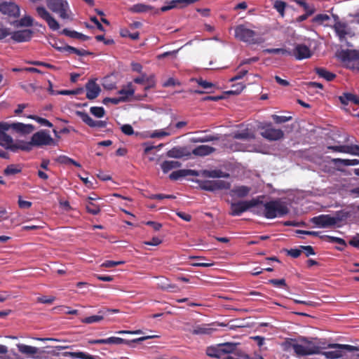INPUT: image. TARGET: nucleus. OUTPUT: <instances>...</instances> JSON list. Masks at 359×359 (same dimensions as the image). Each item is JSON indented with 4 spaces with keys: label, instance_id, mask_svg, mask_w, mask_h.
I'll return each mask as SVG.
<instances>
[{
    "label": "nucleus",
    "instance_id": "f257e3e1",
    "mask_svg": "<svg viewBox=\"0 0 359 359\" xmlns=\"http://www.w3.org/2000/svg\"><path fill=\"white\" fill-rule=\"evenodd\" d=\"M264 207L262 210H252L257 215H262L266 219H274L276 217H282L289 212L287 205L279 199L272 200L266 203L262 201Z\"/></svg>",
    "mask_w": 359,
    "mask_h": 359
},
{
    "label": "nucleus",
    "instance_id": "f03ea898",
    "mask_svg": "<svg viewBox=\"0 0 359 359\" xmlns=\"http://www.w3.org/2000/svg\"><path fill=\"white\" fill-rule=\"evenodd\" d=\"M241 344L234 342H226L208 346L205 351L206 355L214 358L226 359L228 355L238 356Z\"/></svg>",
    "mask_w": 359,
    "mask_h": 359
},
{
    "label": "nucleus",
    "instance_id": "7ed1b4c3",
    "mask_svg": "<svg viewBox=\"0 0 359 359\" xmlns=\"http://www.w3.org/2000/svg\"><path fill=\"white\" fill-rule=\"evenodd\" d=\"M263 196L253 198L250 201H239L231 203L229 215L231 216H239L244 212H246L252 208L257 207L262 204L260 199Z\"/></svg>",
    "mask_w": 359,
    "mask_h": 359
},
{
    "label": "nucleus",
    "instance_id": "20e7f679",
    "mask_svg": "<svg viewBox=\"0 0 359 359\" xmlns=\"http://www.w3.org/2000/svg\"><path fill=\"white\" fill-rule=\"evenodd\" d=\"M234 36L237 39L250 44H255L259 42L257 37V32L247 28L243 25H240L235 27Z\"/></svg>",
    "mask_w": 359,
    "mask_h": 359
},
{
    "label": "nucleus",
    "instance_id": "39448f33",
    "mask_svg": "<svg viewBox=\"0 0 359 359\" xmlns=\"http://www.w3.org/2000/svg\"><path fill=\"white\" fill-rule=\"evenodd\" d=\"M31 140L34 147H43L44 146H56L57 144L50 135L49 131L41 130L32 135Z\"/></svg>",
    "mask_w": 359,
    "mask_h": 359
},
{
    "label": "nucleus",
    "instance_id": "423d86ee",
    "mask_svg": "<svg viewBox=\"0 0 359 359\" xmlns=\"http://www.w3.org/2000/svg\"><path fill=\"white\" fill-rule=\"evenodd\" d=\"M47 6L53 12L58 14L62 19L69 18V6L66 0H47Z\"/></svg>",
    "mask_w": 359,
    "mask_h": 359
},
{
    "label": "nucleus",
    "instance_id": "0eeeda50",
    "mask_svg": "<svg viewBox=\"0 0 359 359\" xmlns=\"http://www.w3.org/2000/svg\"><path fill=\"white\" fill-rule=\"evenodd\" d=\"M199 187L205 191H215L229 189L231 188V183L222 180H203L199 182Z\"/></svg>",
    "mask_w": 359,
    "mask_h": 359
},
{
    "label": "nucleus",
    "instance_id": "6e6552de",
    "mask_svg": "<svg viewBox=\"0 0 359 359\" xmlns=\"http://www.w3.org/2000/svg\"><path fill=\"white\" fill-rule=\"evenodd\" d=\"M261 129L262 130L261 135L269 141L279 140L284 136L283 131L273 128L271 123H266L261 127Z\"/></svg>",
    "mask_w": 359,
    "mask_h": 359
},
{
    "label": "nucleus",
    "instance_id": "1a4fd4ad",
    "mask_svg": "<svg viewBox=\"0 0 359 359\" xmlns=\"http://www.w3.org/2000/svg\"><path fill=\"white\" fill-rule=\"evenodd\" d=\"M340 57L344 62H351L350 68L359 72V50H342Z\"/></svg>",
    "mask_w": 359,
    "mask_h": 359
},
{
    "label": "nucleus",
    "instance_id": "9d476101",
    "mask_svg": "<svg viewBox=\"0 0 359 359\" xmlns=\"http://www.w3.org/2000/svg\"><path fill=\"white\" fill-rule=\"evenodd\" d=\"M119 311L118 309H109L107 308H102L100 309L96 315L88 316L81 319V322L85 324H93L102 321L104 316L110 313H117Z\"/></svg>",
    "mask_w": 359,
    "mask_h": 359
},
{
    "label": "nucleus",
    "instance_id": "9b49d317",
    "mask_svg": "<svg viewBox=\"0 0 359 359\" xmlns=\"http://www.w3.org/2000/svg\"><path fill=\"white\" fill-rule=\"evenodd\" d=\"M316 346L318 347V351H319V354H322L324 351L323 350L329 348H345L346 351H359V348L355 346H351L348 344H330L327 343L321 339H315L314 340Z\"/></svg>",
    "mask_w": 359,
    "mask_h": 359
},
{
    "label": "nucleus",
    "instance_id": "f8f14e48",
    "mask_svg": "<svg viewBox=\"0 0 359 359\" xmlns=\"http://www.w3.org/2000/svg\"><path fill=\"white\" fill-rule=\"evenodd\" d=\"M36 10L38 15L47 22L50 29L53 31L59 29L60 25L58 22L49 13V12L44 7L38 6Z\"/></svg>",
    "mask_w": 359,
    "mask_h": 359
},
{
    "label": "nucleus",
    "instance_id": "ddd939ff",
    "mask_svg": "<svg viewBox=\"0 0 359 359\" xmlns=\"http://www.w3.org/2000/svg\"><path fill=\"white\" fill-rule=\"evenodd\" d=\"M76 115L79 116L83 123L90 128H103L107 126V122L104 121H95L86 111H76Z\"/></svg>",
    "mask_w": 359,
    "mask_h": 359
},
{
    "label": "nucleus",
    "instance_id": "4468645a",
    "mask_svg": "<svg viewBox=\"0 0 359 359\" xmlns=\"http://www.w3.org/2000/svg\"><path fill=\"white\" fill-rule=\"evenodd\" d=\"M311 222L320 228H328L335 226L334 219L330 215H320L311 219Z\"/></svg>",
    "mask_w": 359,
    "mask_h": 359
},
{
    "label": "nucleus",
    "instance_id": "2eb2a0df",
    "mask_svg": "<svg viewBox=\"0 0 359 359\" xmlns=\"http://www.w3.org/2000/svg\"><path fill=\"white\" fill-rule=\"evenodd\" d=\"M156 337V336H146L142 337L140 338L134 339L132 340H128L120 337H111L107 339H105L106 344H126L130 346L132 343H137L140 341H143L148 339H151Z\"/></svg>",
    "mask_w": 359,
    "mask_h": 359
},
{
    "label": "nucleus",
    "instance_id": "dca6fc26",
    "mask_svg": "<svg viewBox=\"0 0 359 359\" xmlns=\"http://www.w3.org/2000/svg\"><path fill=\"white\" fill-rule=\"evenodd\" d=\"M0 11L10 17L18 18L20 16V8L13 2H3L0 4Z\"/></svg>",
    "mask_w": 359,
    "mask_h": 359
},
{
    "label": "nucleus",
    "instance_id": "f3484780",
    "mask_svg": "<svg viewBox=\"0 0 359 359\" xmlns=\"http://www.w3.org/2000/svg\"><path fill=\"white\" fill-rule=\"evenodd\" d=\"M293 55L297 60H302L311 57L312 52L305 44H297L293 50Z\"/></svg>",
    "mask_w": 359,
    "mask_h": 359
},
{
    "label": "nucleus",
    "instance_id": "a211bd4d",
    "mask_svg": "<svg viewBox=\"0 0 359 359\" xmlns=\"http://www.w3.org/2000/svg\"><path fill=\"white\" fill-rule=\"evenodd\" d=\"M17 348L18 351L27 357L39 359L40 356L36 355L39 353V349L37 347L26 345L24 344H18Z\"/></svg>",
    "mask_w": 359,
    "mask_h": 359
},
{
    "label": "nucleus",
    "instance_id": "6ab92c4d",
    "mask_svg": "<svg viewBox=\"0 0 359 359\" xmlns=\"http://www.w3.org/2000/svg\"><path fill=\"white\" fill-rule=\"evenodd\" d=\"M86 97L88 100L95 99L100 94L101 89L98 84L93 80H90L86 84Z\"/></svg>",
    "mask_w": 359,
    "mask_h": 359
},
{
    "label": "nucleus",
    "instance_id": "aec40b11",
    "mask_svg": "<svg viewBox=\"0 0 359 359\" xmlns=\"http://www.w3.org/2000/svg\"><path fill=\"white\" fill-rule=\"evenodd\" d=\"M11 128L14 130L15 132L22 135L30 134L35 129L32 124H25L20 122L11 123L10 129Z\"/></svg>",
    "mask_w": 359,
    "mask_h": 359
},
{
    "label": "nucleus",
    "instance_id": "412c9836",
    "mask_svg": "<svg viewBox=\"0 0 359 359\" xmlns=\"http://www.w3.org/2000/svg\"><path fill=\"white\" fill-rule=\"evenodd\" d=\"M33 32L29 29L15 31L11 34V39L16 42L28 41L32 36Z\"/></svg>",
    "mask_w": 359,
    "mask_h": 359
},
{
    "label": "nucleus",
    "instance_id": "4be33fe9",
    "mask_svg": "<svg viewBox=\"0 0 359 359\" xmlns=\"http://www.w3.org/2000/svg\"><path fill=\"white\" fill-rule=\"evenodd\" d=\"M167 156L175 158H189L191 156V152L188 151L185 147H175L168 151Z\"/></svg>",
    "mask_w": 359,
    "mask_h": 359
},
{
    "label": "nucleus",
    "instance_id": "5701e85b",
    "mask_svg": "<svg viewBox=\"0 0 359 359\" xmlns=\"http://www.w3.org/2000/svg\"><path fill=\"white\" fill-rule=\"evenodd\" d=\"M215 151V149L214 147L203 144L194 149L191 154H192L198 156H205L213 153Z\"/></svg>",
    "mask_w": 359,
    "mask_h": 359
},
{
    "label": "nucleus",
    "instance_id": "b1692460",
    "mask_svg": "<svg viewBox=\"0 0 359 359\" xmlns=\"http://www.w3.org/2000/svg\"><path fill=\"white\" fill-rule=\"evenodd\" d=\"M216 330L215 328H213L212 327V325L209 324H205V325H197L194 327L193 330L191 331V333L193 334H211L213 332Z\"/></svg>",
    "mask_w": 359,
    "mask_h": 359
},
{
    "label": "nucleus",
    "instance_id": "393cba45",
    "mask_svg": "<svg viewBox=\"0 0 359 359\" xmlns=\"http://www.w3.org/2000/svg\"><path fill=\"white\" fill-rule=\"evenodd\" d=\"M197 174L195 170H189V169H182V170H178L177 171L172 172L169 175V177L171 180H177L182 177H187L188 175L195 176Z\"/></svg>",
    "mask_w": 359,
    "mask_h": 359
},
{
    "label": "nucleus",
    "instance_id": "a878e982",
    "mask_svg": "<svg viewBox=\"0 0 359 359\" xmlns=\"http://www.w3.org/2000/svg\"><path fill=\"white\" fill-rule=\"evenodd\" d=\"M154 76H151L150 77H147L145 74H142L140 77H137L134 79V82L140 84H146L147 86L144 87V90H147L151 88H154L155 86V82L154 81Z\"/></svg>",
    "mask_w": 359,
    "mask_h": 359
},
{
    "label": "nucleus",
    "instance_id": "bb28decb",
    "mask_svg": "<svg viewBox=\"0 0 359 359\" xmlns=\"http://www.w3.org/2000/svg\"><path fill=\"white\" fill-rule=\"evenodd\" d=\"M333 28L339 36L340 41H343L347 35V25L345 22L337 21L334 23Z\"/></svg>",
    "mask_w": 359,
    "mask_h": 359
},
{
    "label": "nucleus",
    "instance_id": "cd10ccee",
    "mask_svg": "<svg viewBox=\"0 0 359 359\" xmlns=\"http://www.w3.org/2000/svg\"><path fill=\"white\" fill-rule=\"evenodd\" d=\"M233 138L238 140H249L255 138V133L250 129L246 128L241 131H238L234 133Z\"/></svg>",
    "mask_w": 359,
    "mask_h": 359
},
{
    "label": "nucleus",
    "instance_id": "c85d7f7f",
    "mask_svg": "<svg viewBox=\"0 0 359 359\" xmlns=\"http://www.w3.org/2000/svg\"><path fill=\"white\" fill-rule=\"evenodd\" d=\"M154 7L151 5L144 4L142 3L136 4L129 8V11L134 13H147L153 10Z\"/></svg>",
    "mask_w": 359,
    "mask_h": 359
},
{
    "label": "nucleus",
    "instance_id": "c756f323",
    "mask_svg": "<svg viewBox=\"0 0 359 359\" xmlns=\"http://www.w3.org/2000/svg\"><path fill=\"white\" fill-rule=\"evenodd\" d=\"M314 71L320 77L325 79L327 81H331L336 77L335 74L327 71L323 67H316Z\"/></svg>",
    "mask_w": 359,
    "mask_h": 359
},
{
    "label": "nucleus",
    "instance_id": "7c9ffc66",
    "mask_svg": "<svg viewBox=\"0 0 359 359\" xmlns=\"http://www.w3.org/2000/svg\"><path fill=\"white\" fill-rule=\"evenodd\" d=\"M62 355L65 357H70L72 358H79V359H95V356L84 352H64Z\"/></svg>",
    "mask_w": 359,
    "mask_h": 359
},
{
    "label": "nucleus",
    "instance_id": "2f4dec72",
    "mask_svg": "<svg viewBox=\"0 0 359 359\" xmlns=\"http://www.w3.org/2000/svg\"><path fill=\"white\" fill-rule=\"evenodd\" d=\"M334 351H324L321 355H324L327 359H337L342 357L343 351L345 348H333Z\"/></svg>",
    "mask_w": 359,
    "mask_h": 359
},
{
    "label": "nucleus",
    "instance_id": "473e14b6",
    "mask_svg": "<svg viewBox=\"0 0 359 359\" xmlns=\"http://www.w3.org/2000/svg\"><path fill=\"white\" fill-rule=\"evenodd\" d=\"M198 0H172L169 3V5L168 6H163L160 8V11L161 12H165L170 9H172L177 6V4H182L184 3L187 5L195 3L198 1Z\"/></svg>",
    "mask_w": 359,
    "mask_h": 359
},
{
    "label": "nucleus",
    "instance_id": "72a5a7b5",
    "mask_svg": "<svg viewBox=\"0 0 359 359\" xmlns=\"http://www.w3.org/2000/svg\"><path fill=\"white\" fill-rule=\"evenodd\" d=\"M339 100L344 104H347L349 102L356 104H359V97L350 93H344L339 97Z\"/></svg>",
    "mask_w": 359,
    "mask_h": 359
},
{
    "label": "nucleus",
    "instance_id": "f704fd0d",
    "mask_svg": "<svg viewBox=\"0 0 359 359\" xmlns=\"http://www.w3.org/2000/svg\"><path fill=\"white\" fill-rule=\"evenodd\" d=\"M293 350L295 354L299 357L314 355L315 353V351H306V348H305L304 343H297V344L293 346Z\"/></svg>",
    "mask_w": 359,
    "mask_h": 359
},
{
    "label": "nucleus",
    "instance_id": "c9c22d12",
    "mask_svg": "<svg viewBox=\"0 0 359 359\" xmlns=\"http://www.w3.org/2000/svg\"><path fill=\"white\" fill-rule=\"evenodd\" d=\"M0 145L6 149L13 151L15 143L12 137L6 134L0 139Z\"/></svg>",
    "mask_w": 359,
    "mask_h": 359
},
{
    "label": "nucleus",
    "instance_id": "e433bc0d",
    "mask_svg": "<svg viewBox=\"0 0 359 359\" xmlns=\"http://www.w3.org/2000/svg\"><path fill=\"white\" fill-rule=\"evenodd\" d=\"M63 49L65 50V52H68L69 54L74 53L79 56H87L93 54L88 50L84 49H78L69 45H65Z\"/></svg>",
    "mask_w": 359,
    "mask_h": 359
},
{
    "label": "nucleus",
    "instance_id": "4c0bfd02",
    "mask_svg": "<svg viewBox=\"0 0 359 359\" xmlns=\"http://www.w3.org/2000/svg\"><path fill=\"white\" fill-rule=\"evenodd\" d=\"M180 166L181 163L177 161H165L161 165V169L164 173H167L172 169L177 168Z\"/></svg>",
    "mask_w": 359,
    "mask_h": 359
},
{
    "label": "nucleus",
    "instance_id": "58836bf2",
    "mask_svg": "<svg viewBox=\"0 0 359 359\" xmlns=\"http://www.w3.org/2000/svg\"><path fill=\"white\" fill-rule=\"evenodd\" d=\"M135 90L133 88L131 83H129L126 88H123L118 91V94L120 95V97H124V102L128 100V98L133 95Z\"/></svg>",
    "mask_w": 359,
    "mask_h": 359
},
{
    "label": "nucleus",
    "instance_id": "ea45409f",
    "mask_svg": "<svg viewBox=\"0 0 359 359\" xmlns=\"http://www.w3.org/2000/svg\"><path fill=\"white\" fill-rule=\"evenodd\" d=\"M157 287L163 290L167 291H175L177 289L176 285L168 283V280L163 277L160 278L157 283Z\"/></svg>",
    "mask_w": 359,
    "mask_h": 359
},
{
    "label": "nucleus",
    "instance_id": "a19ab883",
    "mask_svg": "<svg viewBox=\"0 0 359 359\" xmlns=\"http://www.w3.org/2000/svg\"><path fill=\"white\" fill-rule=\"evenodd\" d=\"M299 341L302 343H304L305 348H306V351H315L314 354H319L318 347L316 346L314 341H310L304 337H300Z\"/></svg>",
    "mask_w": 359,
    "mask_h": 359
},
{
    "label": "nucleus",
    "instance_id": "79ce46f5",
    "mask_svg": "<svg viewBox=\"0 0 359 359\" xmlns=\"http://www.w3.org/2000/svg\"><path fill=\"white\" fill-rule=\"evenodd\" d=\"M34 147L32 140L29 142L20 141L18 143H15L13 152L17 151L18 149L25 151H30Z\"/></svg>",
    "mask_w": 359,
    "mask_h": 359
},
{
    "label": "nucleus",
    "instance_id": "37998d69",
    "mask_svg": "<svg viewBox=\"0 0 359 359\" xmlns=\"http://www.w3.org/2000/svg\"><path fill=\"white\" fill-rule=\"evenodd\" d=\"M250 191V187L246 186H240L235 187L231 190V192L238 198H244L248 195Z\"/></svg>",
    "mask_w": 359,
    "mask_h": 359
},
{
    "label": "nucleus",
    "instance_id": "c03bdc74",
    "mask_svg": "<svg viewBox=\"0 0 359 359\" xmlns=\"http://www.w3.org/2000/svg\"><path fill=\"white\" fill-rule=\"evenodd\" d=\"M22 171V167L17 164L8 165L4 170V174L6 176L14 175Z\"/></svg>",
    "mask_w": 359,
    "mask_h": 359
},
{
    "label": "nucleus",
    "instance_id": "a18cd8bd",
    "mask_svg": "<svg viewBox=\"0 0 359 359\" xmlns=\"http://www.w3.org/2000/svg\"><path fill=\"white\" fill-rule=\"evenodd\" d=\"M203 175L206 177H212V178H219V177H229V174H224L223 172L220 170H205L203 171Z\"/></svg>",
    "mask_w": 359,
    "mask_h": 359
},
{
    "label": "nucleus",
    "instance_id": "49530a36",
    "mask_svg": "<svg viewBox=\"0 0 359 359\" xmlns=\"http://www.w3.org/2000/svg\"><path fill=\"white\" fill-rule=\"evenodd\" d=\"M332 162L335 165H341L344 166L356 165L359 164L358 159L334 158Z\"/></svg>",
    "mask_w": 359,
    "mask_h": 359
},
{
    "label": "nucleus",
    "instance_id": "de8ad7c7",
    "mask_svg": "<svg viewBox=\"0 0 359 359\" xmlns=\"http://www.w3.org/2000/svg\"><path fill=\"white\" fill-rule=\"evenodd\" d=\"M86 209L88 213L93 215H97L100 212V206L93 203L92 201H87L86 204Z\"/></svg>",
    "mask_w": 359,
    "mask_h": 359
},
{
    "label": "nucleus",
    "instance_id": "09e8293b",
    "mask_svg": "<svg viewBox=\"0 0 359 359\" xmlns=\"http://www.w3.org/2000/svg\"><path fill=\"white\" fill-rule=\"evenodd\" d=\"M320 238L323 240H325L329 243H336L341 245H343L344 247L346 246V241L343 238H341L328 236V235H324V236H321Z\"/></svg>",
    "mask_w": 359,
    "mask_h": 359
},
{
    "label": "nucleus",
    "instance_id": "8fccbe9b",
    "mask_svg": "<svg viewBox=\"0 0 359 359\" xmlns=\"http://www.w3.org/2000/svg\"><path fill=\"white\" fill-rule=\"evenodd\" d=\"M28 118L32 119L38 122L39 124L43 126H47L48 128H52L53 126V123H50L48 119L37 116L36 115H29L27 116Z\"/></svg>",
    "mask_w": 359,
    "mask_h": 359
},
{
    "label": "nucleus",
    "instance_id": "3c124183",
    "mask_svg": "<svg viewBox=\"0 0 359 359\" xmlns=\"http://www.w3.org/2000/svg\"><path fill=\"white\" fill-rule=\"evenodd\" d=\"M349 216V213L344 210L337 211L335 215L332 217L335 221V225L339 222L346 219Z\"/></svg>",
    "mask_w": 359,
    "mask_h": 359
},
{
    "label": "nucleus",
    "instance_id": "603ef678",
    "mask_svg": "<svg viewBox=\"0 0 359 359\" xmlns=\"http://www.w3.org/2000/svg\"><path fill=\"white\" fill-rule=\"evenodd\" d=\"M120 35L122 37H129L133 40H137L140 37V33L138 32L130 33L127 29H121L120 31Z\"/></svg>",
    "mask_w": 359,
    "mask_h": 359
},
{
    "label": "nucleus",
    "instance_id": "864d4df0",
    "mask_svg": "<svg viewBox=\"0 0 359 359\" xmlns=\"http://www.w3.org/2000/svg\"><path fill=\"white\" fill-rule=\"evenodd\" d=\"M90 111L97 118H102L105 114L104 109L102 107H91Z\"/></svg>",
    "mask_w": 359,
    "mask_h": 359
},
{
    "label": "nucleus",
    "instance_id": "5fc2aeb1",
    "mask_svg": "<svg viewBox=\"0 0 359 359\" xmlns=\"http://www.w3.org/2000/svg\"><path fill=\"white\" fill-rule=\"evenodd\" d=\"M285 7L286 3L283 1L277 0L274 2L273 8L280 13L282 17L284 16Z\"/></svg>",
    "mask_w": 359,
    "mask_h": 359
},
{
    "label": "nucleus",
    "instance_id": "6e6d98bb",
    "mask_svg": "<svg viewBox=\"0 0 359 359\" xmlns=\"http://www.w3.org/2000/svg\"><path fill=\"white\" fill-rule=\"evenodd\" d=\"M264 52L269 54L291 55V53L289 50L281 48H267L265 49Z\"/></svg>",
    "mask_w": 359,
    "mask_h": 359
},
{
    "label": "nucleus",
    "instance_id": "4d7b16f0",
    "mask_svg": "<svg viewBox=\"0 0 359 359\" xmlns=\"http://www.w3.org/2000/svg\"><path fill=\"white\" fill-rule=\"evenodd\" d=\"M33 25V18L30 16H25L18 21L17 26L30 27Z\"/></svg>",
    "mask_w": 359,
    "mask_h": 359
},
{
    "label": "nucleus",
    "instance_id": "13d9d810",
    "mask_svg": "<svg viewBox=\"0 0 359 359\" xmlns=\"http://www.w3.org/2000/svg\"><path fill=\"white\" fill-rule=\"evenodd\" d=\"M149 198L152 200H163L165 198L167 199H175L176 197L174 195L171 194H151L148 196Z\"/></svg>",
    "mask_w": 359,
    "mask_h": 359
},
{
    "label": "nucleus",
    "instance_id": "bf43d9fd",
    "mask_svg": "<svg viewBox=\"0 0 359 359\" xmlns=\"http://www.w3.org/2000/svg\"><path fill=\"white\" fill-rule=\"evenodd\" d=\"M271 117L273 121L277 124L283 123L292 119V116H278L276 114L272 115Z\"/></svg>",
    "mask_w": 359,
    "mask_h": 359
},
{
    "label": "nucleus",
    "instance_id": "052dcab7",
    "mask_svg": "<svg viewBox=\"0 0 359 359\" xmlns=\"http://www.w3.org/2000/svg\"><path fill=\"white\" fill-rule=\"evenodd\" d=\"M55 299L54 296H41L37 298L36 302L41 304H50Z\"/></svg>",
    "mask_w": 359,
    "mask_h": 359
},
{
    "label": "nucleus",
    "instance_id": "680f3d73",
    "mask_svg": "<svg viewBox=\"0 0 359 359\" xmlns=\"http://www.w3.org/2000/svg\"><path fill=\"white\" fill-rule=\"evenodd\" d=\"M269 283L273 285L275 287H287L285 280L281 279H270Z\"/></svg>",
    "mask_w": 359,
    "mask_h": 359
},
{
    "label": "nucleus",
    "instance_id": "e2e57ef3",
    "mask_svg": "<svg viewBox=\"0 0 359 359\" xmlns=\"http://www.w3.org/2000/svg\"><path fill=\"white\" fill-rule=\"evenodd\" d=\"M346 154L355 155L359 156V146L358 145H346Z\"/></svg>",
    "mask_w": 359,
    "mask_h": 359
},
{
    "label": "nucleus",
    "instance_id": "0e129e2a",
    "mask_svg": "<svg viewBox=\"0 0 359 359\" xmlns=\"http://www.w3.org/2000/svg\"><path fill=\"white\" fill-rule=\"evenodd\" d=\"M330 20V16L327 14H318L316 15L313 19V22L323 24L324 22Z\"/></svg>",
    "mask_w": 359,
    "mask_h": 359
},
{
    "label": "nucleus",
    "instance_id": "69168bd1",
    "mask_svg": "<svg viewBox=\"0 0 359 359\" xmlns=\"http://www.w3.org/2000/svg\"><path fill=\"white\" fill-rule=\"evenodd\" d=\"M123 264H124L123 261L116 262V261L107 260L101 264V266L104 267V268H112V267H115L118 265Z\"/></svg>",
    "mask_w": 359,
    "mask_h": 359
},
{
    "label": "nucleus",
    "instance_id": "338daca9",
    "mask_svg": "<svg viewBox=\"0 0 359 359\" xmlns=\"http://www.w3.org/2000/svg\"><path fill=\"white\" fill-rule=\"evenodd\" d=\"M238 356L241 357L243 359H264L260 355H255L254 357H250L248 354L245 353L240 348L238 349Z\"/></svg>",
    "mask_w": 359,
    "mask_h": 359
},
{
    "label": "nucleus",
    "instance_id": "774afa93",
    "mask_svg": "<svg viewBox=\"0 0 359 359\" xmlns=\"http://www.w3.org/2000/svg\"><path fill=\"white\" fill-rule=\"evenodd\" d=\"M348 244L359 250V233H357L355 236L352 237L348 241Z\"/></svg>",
    "mask_w": 359,
    "mask_h": 359
}]
</instances>
